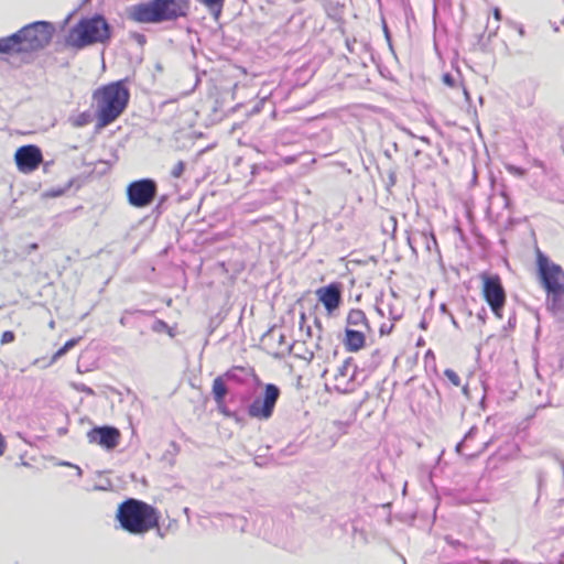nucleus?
I'll return each mask as SVG.
<instances>
[{
	"label": "nucleus",
	"instance_id": "obj_1",
	"mask_svg": "<svg viewBox=\"0 0 564 564\" xmlns=\"http://www.w3.org/2000/svg\"><path fill=\"white\" fill-rule=\"evenodd\" d=\"M189 0H148L126 8L128 20L139 24H161L187 18Z\"/></svg>",
	"mask_w": 564,
	"mask_h": 564
},
{
	"label": "nucleus",
	"instance_id": "obj_2",
	"mask_svg": "<svg viewBox=\"0 0 564 564\" xmlns=\"http://www.w3.org/2000/svg\"><path fill=\"white\" fill-rule=\"evenodd\" d=\"M55 26L48 21H35L15 33L0 39V54L33 53L45 48L52 41Z\"/></svg>",
	"mask_w": 564,
	"mask_h": 564
},
{
	"label": "nucleus",
	"instance_id": "obj_3",
	"mask_svg": "<svg viewBox=\"0 0 564 564\" xmlns=\"http://www.w3.org/2000/svg\"><path fill=\"white\" fill-rule=\"evenodd\" d=\"M116 519L126 532L143 535L159 527L160 512L142 500L128 498L118 506Z\"/></svg>",
	"mask_w": 564,
	"mask_h": 564
},
{
	"label": "nucleus",
	"instance_id": "obj_4",
	"mask_svg": "<svg viewBox=\"0 0 564 564\" xmlns=\"http://www.w3.org/2000/svg\"><path fill=\"white\" fill-rule=\"evenodd\" d=\"M111 37L112 26L102 14L95 13L91 17L82 18L69 29L65 44L76 50H83L97 43L106 44Z\"/></svg>",
	"mask_w": 564,
	"mask_h": 564
},
{
	"label": "nucleus",
	"instance_id": "obj_5",
	"mask_svg": "<svg viewBox=\"0 0 564 564\" xmlns=\"http://www.w3.org/2000/svg\"><path fill=\"white\" fill-rule=\"evenodd\" d=\"M94 98L97 100V127L105 128L124 111L130 93L124 80H117L96 90Z\"/></svg>",
	"mask_w": 564,
	"mask_h": 564
},
{
	"label": "nucleus",
	"instance_id": "obj_6",
	"mask_svg": "<svg viewBox=\"0 0 564 564\" xmlns=\"http://www.w3.org/2000/svg\"><path fill=\"white\" fill-rule=\"evenodd\" d=\"M536 264L541 283L546 293H556L564 291V271L560 264L551 262L550 259L540 250L536 254Z\"/></svg>",
	"mask_w": 564,
	"mask_h": 564
},
{
	"label": "nucleus",
	"instance_id": "obj_7",
	"mask_svg": "<svg viewBox=\"0 0 564 564\" xmlns=\"http://www.w3.org/2000/svg\"><path fill=\"white\" fill-rule=\"evenodd\" d=\"M128 203L135 208H145L150 206L158 194V183L155 180L145 177L132 181L127 189Z\"/></svg>",
	"mask_w": 564,
	"mask_h": 564
},
{
	"label": "nucleus",
	"instance_id": "obj_8",
	"mask_svg": "<svg viewBox=\"0 0 564 564\" xmlns=\"http://www.w3.org/2000/svg\"><path fill=\"white\" fill-rule=\"evenodd\" d=\"M482 280V295L491 312L502 318V310L506 304V291L498 274H488L486 272L480 275Z\"/></svg>",
	"mask_w": 564,
	"mask_h": 564
},
{
	"label": "nucleus",
	"instance_id": "obj_9",
	"mask_svg": "<svg viewBox=\"0 0 564 564\" xmlns=\"http://www.w3.org/2000/svg\"><path fill=\"white\" fill-rule=\"evenodd\" d=\"M281 390L274 383H267L263 393L248 406V414L259 420H268L272 416L275 404L280 398Z\"/></svg>",
	"mask_w": 564,
	"mask_h": 564
},
{
	"label": "nucleus",
	"instance_id": "obj_10",
	"mask_svg": "<svg viewBox=\"0 0 564 564\" xmlns=\"http://www.w3.org/2000/svg\"><path fill=\"white\" fill-rule=\"evenodd\" d=\"M14 160L20 172L31 173L40 166L43 154L37 145L26 144L15 151Z\"/></svg>",
	"mask_w": 564,
	"mask_h": 564
},
{
	"label": "nucleus",
	"instance_id": "obj_11",
	"mask_svg": "<svg viewBox=\"0 0 564 564\" xmlns=\"http://www.w3.org/2000/svg\"><path fill=\"white\" fill-rule=\"evenodd\" d=\"M89 443H95L105 448L112 451L119 444L120 431L110 425L95 426L87 432Z\"/></svg>",
	"mask_w": 564,
	"mask_h": 564
},
{
	"label": "nucleus",
	"instance_id": "obj_12",
	"mask_svg": "<svg viewBox=\"0 0 564 564\" xmlns=\"http://www.w3.org/2000/svg\"><path fill=\"white\" fill-rule=\"evenodd\" d=\"M356 366L352 365V358L348 357L343 365L338 367L335 373V389L340 393H348L354 390L352 382L356 376Z\"/></svg>",
	"mask_w": 564,
	"mask_h": 564
},
{
	"label": "nucleus",
	"instance_id": "obj_13",
	"mask_svg": "<svg viewBox=\"0 0 564 564\" xmlns=\"http://www.w3.org/2000/svg\"><path fill=\"white\" fill-rule=\"evenodd\" d=\"M318 301L324 305L328 314L336 311L341 303V285L339 283H330L319 288L316 291Z\"/></svg>",
	"mask_w": 564,
	"mask_h": 564
},
{
	"label": "nucleus",
	"instance_id": "obj_14",
	"mask_svg": "<svg viewBox=\"0 0 564 564\" xmlns=\"http://www.w3.org/2000/svg\"><path fill=\"white\" fill-rule=\"evenodd\" d=\"M366 336L361 329L346 328L344 345L346 350L355 352L365 347Z\"/></svg>",
	"mask_w": 564,
	"mask_h": 564
},
{
	"label": "nucleus",
	"instance_id": "obj_15",
	"mask_svg": "<svg viewBox=\"0 0 564 564\" xmlns=\"http://www.w3.org/2000/svg\"><path fill=\"white\" fill-rule=\"evenodd\" d=\"M547 308L561 322H564V291L547 293Z\"/></svg>",
	"mask_w": 564,
	"mask_h": 564
},
{
	"label": "nucleus",
	"instance_id": "obj_16",
	"mask_svg": "<svg viewBox=\"0 0 564 564\" xmlns=\"http://www.w3.org/2000/svg\"><path fill=\"white\" fill-rule=\"evenodd\" d=\"M212 393L213 398L217 404V409H221L224 405V400L228 393V388L226 386V381L224 380V377H216L213 381L212 387Z\"/></svg>",
	"mask_w": 564,
	"mask_h": 564
},
{
	"label": "nucleus",
	"instance_id": "obj_17",
	"mask_svg": "<svg viewBox=\"0 0 564 564\" xmlns=\"http://www.w3.org/2000/svg\"><path fill=\"white\" fill-rule=\"evenodd\" d=\"M347 324L349 326L364 327L367 330H370L369 322L366 317L364 311L354 308L350 310L347 315Z\"/></svg>",
	"mask_w": 564,
	"mask_h": 564
},
{
	"label": "nucleus",
	"instance_id": "obj_18",
	"mask_svg": "<svg viewBox=\"0 0 564 564\" xmlns=\"http://www.w3.org/2000/svg\"><path fill=\"white\" fill-rule=\"evenodd\" d=\"M197 1L203 3L212 12V14L217 19L221 13L225 0H197Z\"/></svg>",
	"mask_w": 564,
	"mask_h": 564
},
{
	"label": "nucleus",
	"instance_id": "obj_19",
	"mask_svg": "<svg viewBox=\"0 0 564 564\" xmlns=\"http://www.w3.org/2000/svg\"><path fill=\"white\" fill-rule=\"evenodd\" d=\"M240 371H245V369L242 367H234V368L227 370L220 377H224L225 381H235V382L241 383V382H243V379L239 376Z\"/></svg>",
	"mask_w": 564,
	"mask_h": 564
},
{
	"label": "nucleus",
	"instance_id": "obj_20",
	"mask_svg": "<svg viewBox=\"0 0 564 564\" xmlns=\"http://www.w3.org/2000/svg\"><path fill=\"white\" fill-rule=\"evenodd\" d=\"M381 364V352L379 349H376L371 352L370 358L367 364V368L370 370H375Z\"/></svg>",
	"mask_w": 564,
	"mask_h": 564
},
{
	"label": "nucleus",
	"instance_id": "obj_21",
	"mask_svg": "<svg viewBox=\"0 0 564 564\" xmlns=\"http://www.w3.org/2000/svg\"><path fill=\"white\" fill-rule=\"evenodd\" d=\"M444 376L455 386V387H459L460 386V378L459 376L453 370V369H445L444 370Z\"/></svg>",
	"mask_w": 564,
	"mask_h": 564
},
{
	"label": "nucleus",
	"instance_id": "obj_22",
	"mask_svg": "<svg viewBox=\"0 0 564 564\" xmlns=\"http://www.w3.org/2000/svg\"><path fill=\"white\" fill-rule=\"evenodd\" d=\"M184 171H185V163L183 161H178L171 170V176L174 178H178L183 175Z\"/></svg>",
	"mask_w": 564,
	"mask_h": 564
},
{
	"label": "nucleus",
	"instance_id": "obj_23",
	"mask_svg": "<svg viewBox=\"0 0 564 564\" xmlns=\"http://www.w3.org/2000/svg\"><path fill=\"white\" fill-rule=\"evenodd\" d=\"M130 39L135 41L140 46H143L147 43V37L144 34L139 32H131L129 34Z\"/></svg>",
	"mask_w": 564,
	"mask_h": 564
},
{
	"label": "nucleus",
	"instance_id": "obj_24",
	"mask_svg": "<svg viewBox=\"0 0 564 564\" xmlns=\"http://www.w3.org/2000/svg\"><path fill=\"white\" fill-rule=\"evenodd\" d=\"M442 82L448 87H454L456 84V79L451 73L443 74Z\"/></svg>",
	"mask_w": 564,
	"mask_h": 564
},
{
	"label": "nucleus",
	"instance_id": "obj_25",
	"mask_svg": "<svg viewBox=\"0 0 564 564\" xmlns=\"http://www.w3.org/2000/svg\"><path fill=\"white\" fill-rule=\"evenodd\" d=\"M15 338V335L13 332L11 330H6L2 333L1 335V344H9V343H12Z\"/></svg>",
	"mask_w": 564,
	"mask_h": 564
},
{
	"label": "nucleus",
	"instance_id": "obj_26",
	"mask_svg": "<svg viewBox=\"0 0 564 564\" xmlns=\"http://www.w3.org/2000/svg\"><path fill=\"white\" fill-rule=\"evenodd\" d=\"M87 123H88V115H87V113H85V112L80 113V115L76 118V120H75V126H76V127H83V126H85V124H87Z\"/></svg>",
	"mask_w": 564,
	"mask_h": 564
},
{
	"label": "nucleus",
	"instance_id": "obj_27",
	"mask_svg": "<svg viewBox=\"0 0 564 564\" xmlns=\"http://www.w3.org/2000/svg\"><path fill=\"white\" fill-rule=\"evenodd\" d=\"M68 350L65 348V346H62L59 349H57V351L52 356V359H51V365L53 362H55L57 359H59L61 357H63L65 354H67Z\"/></svg>",
	"mask_w": 564,
	"mask_h": 564
},
{
	"label": "nucleus",
	"instance_id": "obj_28",
	"mask_svg": "<svg viewBox=\"0 0 564 564\" xmlns=\"http://www.w3.org/2000/svg\"><path fill=\"white\" fill-rule=\"evenodd\" d=\"M68 350L65 348V346H62L59 349H57V351L52 356V359H51V365L53 362H55L57 359H59L61 357H63L65 354H67Z\"/></svg>",
	"mask_w": 564,
	"mask_h": 564
},
{
	"label": "nucleus",
	"instance_id": "obj_29",
	"mask_svg": "<svg viewBox=\"0 0 564 564\" xmlns=\"http://www.w3.org/2000/svg\"><path fill=\"white\" fill-rule=\"evenodd\" d=\"M393 326H394V325H393V323H391L390 325H388V324H382V325L380 326V328H379V333H380V335H381V336H383V335H389V334L392 332Z\"/></svg>",
	"mask_w": 564,
	"mask_h": 564
},
{
	"label": "nucleus",
	"instance_id": "obj_30",
	"mask_svg": "<svg viewBox=\"0 0 564 564\" xmlns=\"http://www.w3.org/2000/svg\"><path fill=\"white\" fill-rule=\"evenodd\" d=\"M544 480H545V473L543 470H538L536 471V481H538L539 489H541Z\"/></svg>",
	"mask_w": 564,
	"mask_h": 564
},
{
	"label": "nucleus",
	"instance_id": "obj_31",
	"mask_svg": "<svg viewBox=\"0 0 564 564\" xmlns=\"http://www.w3.org/2000/svg\"><path fill=\"white\" fill-rule=\"evenodd\" d=\"M383 32H384L386 40H387V42L389 44V47H390L391 52H393L390 32H389L388 26H387L386 23H383Z\"/></svg>",
	"mask_w": 564,
	"mask_h": 564
},
{
	"label": "nucleus",
	"instance_id": "obj_32",
	"mask_svg": "<svg viewBox=\"0 0 564 564\" xmlns=\"http://www.w3.org/2000/svg\"><path fill=\"white\" fill-rule=\"evenodd\" d=\"M78 340H79V338L68 339L63 346H65V348L69 351L72 348H74L77 345Z\"/></svg>",
	"mask_w": 564,
	"mask_h": 564
},
{
	"label": "nucleus",
	"instance_id": "obj_33",
	"mask_svg": "<svg viewBox=\"0 0 564 564\" xmlns=\"http://www.w3.org/2000/svg\"><path fill=\"white\" fill-rule=\"evenodd\" d=\"M424 236V239L426 241V248L430 250L431 249V245L430 242H432L434 246L437 245L436 242V238L433 234H431L430 238L426 236V235H423Z\"/></svg>",
	"mask_w": 564,
	"mask_h": 564
},
{
	"label": "nucleus",
	"instance_id": "obj_34",
	"mask_svg": "<svg viewBox=\"0 0 564 564\" xmlns=\"http://www.w3.org/2000/svg\"><path fill=\"white\" fill-rule=\"evenodd\" d=\"M7 449V442L3 437V435L0 433V457L4 454Z\"/></svg>",
	"mask_w": 564,
	"mask_h": 564
},
{
	"label": "nucleus",
	"instance_id": "obj_35",
	"mask_svg": "<svg viewBox=\"0 0 564 564\" xmlns=\"http://www.w3.org/2000/svg\"><path fill=\"white\" fill-rule=\"evenodd\" d=\"M61 465L69 466V467H74V468L76 469V474H77V476H78V477H82V476H83V470H82V468H80L79 466H77V465H73V464L67 463V462H63V463H61Z\"/></svg>",
	"mask_w": 564,
	"mask_h": 564
},
{
	"label": "nucleus",
	"instance_id": "obj_36",
	"mask_svg": "<svg viewBox=\"0 0 564 564\" xmlns=\"http://www.w3.org/2000/svg\"><path fill=\"white\" fill-rule=\"evenodd\" d=\"M389 315H390V318L393 321V322H397L401 318L402 314L401 313H398V312H394L392 308H390L389 311Z\"/></svg>",
	"mask_w": 564,
	"mask_h": 564
},
{
	"label": "nucleus",
	"instance_id": "obj_37",
	"mask_svg": "<svg viewBox=\"0 0 564 564\" xmlns=\"http://www.w3.org/2000/svg\"><path fill=\"white\" fill-rule=\"evenodd\" d=\"M492 17L496 21H500L502 15H501V11L499 8H495L494 11H492Z\"/></svg>",
	"mask_w": 564,
	"mask_h": 564
},
{
	"label": "nucleus",
	"instance_id": "obj_38",
	"mask_svg": "<svg viewBox=\"0 0 564 564\" xmlns=\"http://www.w3.org/2000/svg\"><path fill=\"white\" fill-rule=\"evenodd\" d=\"M165 327H167L166 323L159 319L155 322V325L153 328H154V330H160L161 328H165Z\"/></svg>",
	"mask_w": 564,
	"mask_h": 564
},
{
	"label": "nucleus",
	"instance_id": "obj_39",
	"mask_svg": "<svg viewBox=\"0 0 564 564\" xmlns=\"http://www.w3.org/2000/svg\"><path fill=\"white\" fill-rule=\"evenodd\" d=\"M475 433H476V427H475V426H473V427H471V429H470V430L465 434V436H464V438H463V440H464V441H466V440H468V438L473 437Z\"/></svg>",
	"mask_w": 564,
	"mask_h": 564
},
{
	"label": "nucleus",
	"instance_id": "obj_40",
	"mask_svg": "<svg viewBox=\"0 0 564 564\" xmlns=\"http://www.w3.org/2000/svg\"><path fill=\"white\" fill-rule=\"evenodd\" d=\"M80 390L87 394H94V390L85 384L82 386Z\"/></svg>",
	"mask_w": 564,
	"mask_h": 564
},
{
	"label": "nucleus",
	"instance_id": "obj_41",
	"mask_svg": "<svg viewBox=\"0 0 564 564\" xmlns=\"http://www.w3.org/2000/svg\"><path fill=\"white\" fill-rule=\"evenodd\" d=\"M464 442H465V441H464V440H462L459 443H457V445H456V447H455L456 453L460 454L462 448H463V446H464Z\"/></svg>",
	"mask_w": 564,
	"mask_h": 564
},
{
	"label": "nucleus",
	"instance_id": "obj_42",
	"mask_svg": "<svg viewBox=\"0 0 564 564\" xmlns=\"http://www.w3.org/2000/svg\"><path fill=\"white\" fill-rule=\"evenodd\" d=\"M449 317H451V322L453 324V326L455 328H459V324L457 323V321L455 319V317L453 316V314L448 313Z\"/></svg>",
	"mask_w": 564,
	"mask_h": 564
},
{
	"label": "nucleus",
	"instance_id": "obj_43",
	"mask_svg": "<svg viewBox=\"0 0 564 564\" xmlns=\"http://www.w3.org/2000/svg\"><path fill=\"white\" fill-rule=\"evenodd\" d=\"M463 94H464V97L466 99V101H469L470 100V95L467 90V88L465 86H463Z\"/></svg>",
	"mask_w": 564,
	"mask_h": 564
},
{
	"label": "nucleus",
	"instance_id": "obj_44",
	"mask_svg": "<svg viewBox=\"0 0 564 564\" xmlns=\"http://www.w3.org/2000/svg\"><path fill=\"white\" fill-rule=\"evenodd\" d=\"M219 412H221L223 414L229 416V411L227 410V406L226 404L224 403V405L221 406V409H218Z\"/></svg>",
	"mask_w": 564,
	"mask_h": 564
},
{
	"label": "nucleus",
	"instance_id": "obj_45",
	"mask_svg": "<svg viewBox=\"0 0 564 564\" xmlns=\"http://www.w3.org/2000/svg\"><path fill=\"white\" fill-rule=\"evenodd\" d=\"M517 30H518V33H519L520 36H524V34H525L524 28L521 24H519L517 26Z\"/></svg>",
	"mask_w": 564,
	"mask_h": 564
},
{
	"label": "nucleus",
	"instance_id": "obj_46",
	"mask_svg": "<svg viewBox=\"0 0 564 564\" xmlns=\"http://www.w3.org/2000/svg\"><path fill=\"white\" fill-rule=\"evenodd\" d=\"M501 564H518V561L516 560H503Z\"/></svg>",
	"mask_w": 564,
	"mask_h": 564
},
{
	"label": "nucleus",
	"instance_id": "obj_47",
	"mask_svg": "<svg viewBox=\"0 0 564 564\" xmlns=\"http://www.w3.org/2000/svg\"><path fill=\"white\" fill-rule=\"evenodd\" d=\"M485 314H486V312H485V310H482V312H481V313H478V315H477V317H478L482 323L485 322Z\"/></svg>",
	"mask_w": 564,
	"mask_h": 564
},
{
	"label": "nucleus",
	"instance_id": "obj_48",
	"mask_svg": "<svg viewBox=\"0 0 564 564\" xmlns=\"http://www.w3.org/2000/svg\"><path fill=\"white\" fill-rule=\"evenodd\" d=\"M514 323H516V317L514 316L510 317L509 321H508L509 327H513Z\"/></svg>",
	"mask_w": 564,
	"mask_h": 564
},
{
	"label": "nucleus",
	"instance_id": "obj_49",
	"mask_svg": "<svg viewBox=\"0 0 564 564\" xmlns=\"http://www.w3.org/2000/svg\"><path fill=\"white\" fill-rule=\"evenodd\" d=\"M511 169H512L516 173H518V174H520V175H523V173H524V171H523L522 169H520V167H514V166H512Z\"/></svg>",
	"mask_w": 564,
	"mask_h": 564
},
{
	"label": "nucleus",
	"instance_id": "obj_50",
	"mask_svg": "<svg viewBox=\"0 0 564 564\" xmlns=\"http://www.w3.org/2000/svg\"><path fill=\"white\" fill-rule=\"evenodd\" d=\"M284 343H285V335L280 334V336H279V344L282 345Z\"/></svg>",
	"mask_w": 564,
	"mask_h": 564
},
{
	"label": "nucleus",
	"instance_id": "obj_51",
	"mask_svg": "<svg viewBox=\"0 0 564 564\" xmlns=\"http://www.w3.org/2000/svg\"><path fill=\"white\" fill-rule=\"evenodd\" d=\"M314 323H315L316 327L318 328V332L321 333L322 332L321 322L317 318H315Z\"/></svg>",
	"mask_w": 564,
	"mask_h": 564
},
{
	"label": "nucleus",
	"instance_id": "obj_52",
	"mask_svg": "<svg viewBox=\"0 0 564 564\" xmlns=\"http://www.w3.org/2000/svg\"><path fill=\"white\" fill-rule=\"evenodd\" d=\"M390 182L391 184L395 183V174L393 172L390 174Z\"/></svg>",
	"mask_w": 564,
	"mask_h": 564
},
{
	"label": "nucleus",
	"instance_id": "obj_53",
	"mask_svg": "<svg viewBox=\"0 0 564 564\" xmlns=\"http://www.w3.org/2000/svg\"><path fill=\"white\" fill-rule=\"evenodd\" d=\"M420 327L423 329L426 328V322L424 319L420 323Z\"/></svg>",
	"mask_w": 564,
	"mask_h": 564
},
{
	"label": "nucleus",
	"instance_id": "obj_54",
	"mask_svg": "<svg viewBox=\"0 0 564 564\" xmlns=\"http://www.w3.org/2000/svg\"><path fill=\"white\" fill-rule=\"evenodd\" d=\"M441 311H442L443 313H447V308H446V305H445V304H442V305H441Z\"/></svg>",
	"mask_w": 564,
	"mask_h": 564
},
{
	"label": "nucleus",
	"instance_id": "obj_55",
	"mask_svg": "<svg viewBox=\"0 0 564 564\" xmlns=\"http://www.w3.org/2000/svg\"><path fill=\"white\" fill-rule=\"evenodd\" d=\"M556 459L558 460V463H560V465H561V467H562V469L564 471V462H563V459H560L558 457H556Z\"/></svg>",
	"mask_w": 564,
	"mask_h": 564
},
{
	"label": "nucleus",
	"instance_id": "obj_56",
	"mask_svg": "<svg viewBox=\"0 0 564 564\" xmlns=\"http://www.w3.org/2000/svg\"><path fill=\"white\" fill-rule=\"evenodd\" d=\"M306 334L310 337L312 336V328L310 326H307Z\"/></svg>",
	"mask_w": 564,
	"mask_h": 564
},
{
	"label": "nucleus",
	"instance_id": "obj_57",
	"mask_svg": "<svg viewBox=\"0 0 564 564\" xmlns=\"http://www.w3.org/2000/svg\"><path fill=\"white\" fill-rule=\"evenodd\" d=\"M62 194V191H54V193H52V196H57V195H61Z\"/></svg>",
	"mask_w": 564,
	"mask_h": 564
},
{
	"label": "nucleus",
	"instance_id": "obj_58",
	"mask_svg": "<svg viewBox=\"0 0 564 564\" xmlns=\"http://www.w3.org/2000/svg\"><path fill=\"white\" fill-rule=\"evenodd\" d=\"M463 393H464V394H466V395L468 394V387H467V386H465V387L463 388Z\"/></svg>",
	"mask_w": 564,
	"mask_h": 564
},
{
	"label": "nucleus",
	"instance_id": "obj_59",
	"mask_svg": "<svg viewBox=\"0 0 564 564\" xmlns=\"http://www.w3.org/2000/svg\"><path fill=\"white\" fill-rule=\"evenodd\" d=\"M498 29H499V26H497V28L495 29V31H494L492 33H490V34H489V37H491L492 35H496V34H497V30H498Z\"/></svg>",
	"mask_w": 564,
	"mask_h": 564
},
{
	"label": "nucleus",
	"instance_id": "obj_60",
	"mask_svg": "<svg viewBox=\"0 0 564 564\" xmlns=\"http://www.w3.org/2000/svg\"><path fill=\"white\" fill-rule=\"evenodd\" d=\"M376 310H377V312H378L381 316H383V312H382V310H381L380 307H376Z\"/></svg>",
	"mask_w": 564,
	"mask_h": 564
},
{
	"label": "nucleus",
	"instance_id": "obj_61",
	"mask_svg": "<svg viewBox=\"0 0 564 564\" xmlns=\"http://www.w3.org/2000/svg\"><path fill=\"white\" fill-rule=\"evenodd\" d=\"M304 321H305V314H304V313H302V314H301V323H303Z\"/></svg>",
	"mask_w": 564,
	"mask_h": 564
},
{
	"label": "nucleus",
	"instance_id": "obj_62",
	"mask_svg": "<svg viewBox=\"0 0 564 564\" xmlns=\"http://www.w3.org/2000/svg\"><path fill=\"white\" fill-rule=\"evenodd\" d=\"M36 248H37L36 243L31 245V249H36Z\"/></svg>",
	"mask_w": 564,
	"mask_h": 564
},
{
	"label": "nucleus",
	"instance_id": "obj_63",
	"mask_svg": "<svg viewBox=\"0 0 564 564\" xmlns=\"http://www.w3.org/2000/svg\"><path fill=\"white\" fill-rule=\"evenodd\" d=\"M479 102L482 104L484 102V98L480 96L479 97Z\"/></svg>",
	"mask_w": 564,
	"mask_h": 564
},
{
	"label": "nucleus",
	"instance_id": "obj_64",
	"mask_svg": "<svg viewBox=\"0 0 564 564\" xmlns=\"http://www.w3.org/2000/svg\"><path fill=\"white\" fill-rule=\"evenodd\" d=\"M562 24L564 25V20H562Z\"/></svg>",
	"mask_w": 564,
	"mask_h": 564
}]
</instances>
